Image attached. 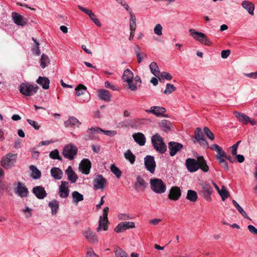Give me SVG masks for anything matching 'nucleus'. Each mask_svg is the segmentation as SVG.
I'll return each instance as SVG.
<instances>
[{
    "label": "nucleus",
    "instance_id": "f257e3e1",
    "mask_svg": "<svg viewBox=\"0 0 257 257\" xmlns=\"http://www.w3.org/2000/svg\"><path fill=\"white\" fill-rule=\"evenodd\" d=\"M151 141L154 149L157 152L163 154L166 151L167 146L158 134H156L152 136Z\"/></svg>",
    "mask_w": 257,
    "mask_h": 257
},
{
    "label": "nucleus",
    "instance_id": "f03ea898",
    "mask_svg": "<svg viewBox=\"0 0 257 257\" xmlns=\"http://www.w3.org/2000/svg\"><path fill=\"white\" fill-rule=\"evenodd\" d=\"M39 89V87L37 85H34L29 83H22L19 86L20 92L27 96L33 95Z\"/></svg>",
    "mask_w": 257,
    "mask_h": 257
},
{
    "label": "nucleus",
    "instance_id": "7ed1b4c3",
    "mask_svg": "<svg viewBox=\"0 0 257 257\" xmlns=\"http://www.w3.org/2000/svg\"><path fill=\"white\" fill-rule=\"evenodd\" d=\"M150 187L157 193H163L165 192L166 187L163 181L160 179L154 178L150 180Z\"/></svg>",
    "mask_w": 257,
    "mask_h": 257
},
{
    "label": "nucleus",
    "instance_id": "20e7f679",
    "mask_svg": "<svg viewBox=\"0 0 257 257\" xmlns=\"http://www.w3.org/2000/svg\"><path fill=\"white\" fill-rule=\"evenodd\" d=\"M189 32L194 39L199 41L200 43L206 46H211L212 45V42L210 41L209 39H208L205 34L202 32H197L193 29H190Z\"/></svg>",
    "mask_w": 257,
    "mask_h": 257
},
{
    "label": "nucleus",
    "instance_id": "39448f33",
    "mask_svg": "<svg viewBox=\"0 0 257 257\" xmlns=\"http://www.w3.org/2000/svg\"><path fill=\"white\" fill-rule=\"evenodd\" d=\"M109 208L108 207H105L103 210V217L100 216L99 219V225L96 228L97 232H99L101 228L103 230H106L108 229V223H109L107 215Z\"/></svg>",
    "mask_w": 257,
    "mask_h": 257
},
{
    "label": "nucleus",
    "instance_id": "423d86ee",
    "mask_svg": "<svg viewBox=\"0 0 257 257\" xmlns=\"http://www.w3.org/2000/svg\"><path fill=\"white\" fill-rule=\"evenodd\" d=\"M133 78V73L129 69H126L124 71L122 79L124 81L127 82L128 88L132 91H135L137 89V86L136 85L132 83Z\"/></svg>",
    "mask_w": 257,
    "mask_h": 257
},
{
    "label": "nucleus",
    "instance_id": "0eeeda50",
    "mask_svg": "<svg viewBox=\"0 0 257 257\" xmlns=\"http://www.w3.org/2000/svg\"><path fill=\"white\" fill-rule=\"evenodd\" d=\"M77 153V148L76 146L70 144L65 146L62 153L65 158L72 160L74 159V156L76 155Z\"/></svg>",
    "mask_w": 257,
    "mask_h": 257
},
{
    "label": "nucleus",
    "instance_id": "6e6552de",
    "mask_svg": "<svg viewBox=\"0 0 257 257\" xmlns=\"http://www.w3.org/2000/svg\"><path fill=\"white\" fill-rule=\"evenodd\" d=\"M16 155L9 154L4 156L1 161V165L5 169H9L14 165Z\"/></svg>",
    "mask_w": 257,
    "mask_h": 257
},
{
    "label": "nucleus",
    "instance_id": "1a4fd4ad",
    "mask_svg": "<svg viewBox=\"0 0 257 257\" xmlns=\"http://www.w3.org/2000/svg\"><path fill=\"white\" fill-rule=\"evenodd\" d=\"M195 138L196 141L204 148H209L208 143L205 140L201 129L199 127H197L195 130Z\"/></svg>",
    "mask_w": 257,
    "mask_h": 257
},
{
    "label": "nucleus",
    "instance_id": "9d476101",
    "mask_svg": "<svg viewBox=\"0 0 257 257\" xmlns=\"http://www.w3.org/2000/svg\"><path fill=\"white\" fill-rule=\"evenodd\" d=\"M106 183V180L101 175H97L93 181V185L95 189L103 190Z\"/></svg>",
    "mask_w": 257,
    "mask_h": 257
},
{
    "label": "nucleus",
    "instance_id": "9b49d317",
    "mask_svg": "<svg viewBox=\"0 0 257 257\" xmlns=\"http://www.w3.org/2000/svg\"><path fill=\"white\" fill-rule=\"evenodd\" d=\"M144 163L147 170L149 171L151 173H154L156 166L154 157L152 156L147 155L144 158Z\"/></svg>",
    "mask_w": 257,
    "mask_h": 257
},
{
    "label": "nucleus",
    "instance_id": "f8f14e48",
    "mask_svg": "<svg viewBox=\"0 0 257 257\" xmlns=\"http://www.w3.org/2000/svg\"><path fill=\"white\" fill-rule=\"evenodd\" d=\"M183 148V145L178 142H170L168 143V148L171 156H174Z\"/></svg>",
    "mask_w": 257,
    "mask_h": 257
},
{
    "label": "nucleus",
    "instance_id": "ddd939ff",
    "mask_svg": "<svg viewBox=\"0 0 257 257\" xmlns=\"http://www.w3.org/2000/svg\"><path fill=\"white\" fill-rule=\"evenodd\" d=\"M202 191H200L202 196L207 200L210 198V195L212 192V188L209 183L207 182H202L200 184Z\"/></svg>",
    "mask_w": 257,
    "mask_h": 257
},
{
    "label": "nucleus",
    "instance_id": "4468645a",
    "mask_svg": "<svg viewBox=\"0 0 257 257\" xmlns=\"http://www.w3.org/2000/svg\"><path fill=\"white\" fill-rule=\"evenodd\" d=\"M83 234L85 238L91 243H96L98 241L96 234L90 228H87L84 231Z\"/></svg>",
    "mask_w": 257,
    "mask_h": 257
},
{
    "label": "nucleus",
    "instance_id": "2eb2a0df",
    "mask_svg": "<svg viewBox=\"0 0 257 257\" xmlns=\"http://www.w3.org/2000/svg\"><path fill=\"white\" fill-rule=\"evenodd\" d=\"M185 164L187 170L190 172H195L198 170L197 159L188 158L186 160Z\"/></svg>",
    "mask_w": 257,
    "mask_h": 257
},
{
    "label": "nucleus",
    "instance_id": "dca6fc26",
    "mask_svg": "<svg viewBox=\"0 0 257 257\" xmlns=\"http://www.w3.org/2000/svg\"><path fill=\"white\" fill-rule=\"evenodd\" d=\"M15 192L21 197H26L28 196L29 191L25 185L19 182L17 186L15 188Z\"/></svg>",
    "mask_w": 257,
    "mask_h": 257
},
{
    "label": "nucleus",
    "instance_id": "f3484780",
    "mask_svg": "<svg viewBox=\"0 0 257 257\" xmlns=\"http://www.w3.org/2000/svg\"><path fill=\"white\" fill-rule=\"evenodd\" d=\"M91 167L90 161L87 159H84L81 161L79 169L82 173L87 175L89 173Z\"/></svg>",
    "mask_w": 257,
    "mask_h": 257
},
{
    "label": "nucleus",
    "instance_id": "a211bd4d",
    "mask_svg": "<svg viewBox=\"0 0 257 257\" xmlns=\"http://www.w3.org/2000/svg\"><path fill=\"white\" fill-rule=\"evenodd\" d=\"M181 196V192L180 188L177 186L172 187L170 190L168 198L170 200H178Z\"/></svg>",
    "mask_w": 257,
    "mask_h": 257
},
{
    "label": "nucleus",
    "instance_id": "6ab92c4d",
    "mask_svg": "<svg viewBox=\"0 0 257 257\" xmlns=\"http://www.w3.org/2000/svg\"><path fill=\"white\" fill-rule=\"evenodd\" d=\"M12 18L14 23L17 25L23 26L27 23V19L16 12L12 13Z\"/></svg>",
    "mask_w": 257,
    "mask_h": 257
},
{
    "label": "nucleus",
    "instance_id": "aec40b11",
    "mask_svg": "<svg viewBox=\"0 0 257 257\" xmlns=\"http://www.w3.org/2000/svg\"><path fill=\"white\" fill-rule=\"evenodd\" d=\"M32 192L39 199H43L47 196V193L43 187L38 186L33 188Z\"/></svg>",
    "mask_w": 257,
    "mask_h": 257
},
{
    "label": "nucleus",
    "instance_id": "412c9836",
    "mask_svg": "<svg viewBox=\"0 0 257 257\" xmlns=\"http://www.w3.org/2000/svg\"><path fill=\"white\" fill-rule=\"evenodd\" d=\"M69 190L68 189V183L65 181H62L59 186V194L61 198H66L68 196Z\"/></svg>",
    "mask_w": 257,
    "mask_h": 257
},
{
    "label": "nucleus",
    "instance_id": "4be33fe9",
    "mask_svg": "<svg viewBox=\"0 0 257 257\" xmlns=\"http://www.w3.org/2000/svg\"><path fill=\"white\" fill-rule=\"evenodd\" d=\"M147 185V183L141 176H138L137 177L136 181L134 184V187L138 192L146 188Z\"/></svg>",
    "mask_w": 257,
    "mask_h": 257
},
{
    "label": "nucleus",
    "instance_id": "5701e85b",
    "mask_svg": "<svg viewBox=\"0 0 257 257\" xmlns=\"http://www.w3.org/2000/svg\"><path fill=\"white\" fill-rule=\"evenodd\" d=\"M97 96L100 99L107 102L110 100L111 95L109 91L103 89H100L97 90Z\"/></svg>",
    "mask_w": 257,
    "mask_h": 257
},
{
    "label": "nucleus",
    "instance_id": "b1692460",
    "mask_svg": "<svg viewBox=\"0 0 257 257\" xmlns=\"http://www.w3.org/2000/svg\"><path fill=\"white\" fill-rule=\"evenodd\" d=\"M96 128H98V127L88 128L86 132V134L84 136V139L86 141L93 140L96 139L94 134H99L98 131H97Z\"/></svg>",
    "mask_w": 257,
    "mask_h": 257
},
{
    "label": "nucleus",
    "instance_id": "393cba45",
    "mask_svg": "<svg viewBox=\"0 0 257 257\" xmlns=\"http://www.w3.org/2000/svg\"><path fill=\"white\" fill-rule=\"evenodd\" d=\"M81 123L74 116H70L68 119L64 122L65 127L71 126L72 127H79Z\"/></svg>",
    "mask_w": 257,
    "mask_h": 257
},
{
    "label": "nucleus",
    "instance_id": "a878e982",
    "mask_svg": "<svg viewBox=\"0 0 257 257\" xmlns=\"http://www.w3.org/2000/svg\"><path fill=\"white\" fill-rule=\"evenodd\" d=\"M148 112H151L157 116H160L166 111V109L161 106H152L150 110L147 109Z\"/></svg>",
    "mask_w": 257,
    "mask_h": 257
},
{
    "label": "nucleus",
    "instance_id": "bb28decb",
    "mask_svg": "<svg viewBox=\"0 0 257 257\" xmlns=\"http://www.w3.org/2000/svg\"><path fill=\"white\" fill-rule=\"evenodd\" d=\"M65 173L67 175L68 179L71 183H74L76 181L78 177L71 166H69L67 168Z\"/></svg>",
    "mask_w": 257,
    "mask_h": 257
},
{
    "label": "nucleus",
    "instance_id": "cd10ccee",
    "mask_svg": "<svg viewBox=\"0 0 257 257\" xmlns=\"http://www.w3.org/2000/svg\"><path fill=\"white\" fill-rule=\"evenodd\" d=\"M133 137L136 143L140 146H144L146 143V138L141 133H137L133 135Z\"/></svg>",
    "mask_w": 257,
    "mask_h": 257
},
{
    "label": "nucleus",
    "instance_id": "c85d7f7f",
    "mask_svg": "<svg viewBox=\"0 0 257 257\" xmlns=\"http://www.w3.org/2000/svg\"><path fill=\"white\" fill-rule=\"evenodd\" d=\"M197 161H198V169H200L204 172H207L209 171V167L203 156L198 157Z\"/></svg>",
    "mask_w": 257,
    "mask_h": 257
},
{
    "label": "nucleus",
    "instance_id": "c756f323",
    "mask_svg": "<svg viewBox=\"0 0 257 257\" xmlns=\"http://www.w3.org/2000/svg\"><path fill=\"white\" fill-rule=\"evenodd\" d=\"M241 6L250 15L252 16L254 15V5L252 3L244 1L242 2Z\"/></svg>",
    "mask_w": 257,
    "mask_h": 257
},
{
    "label": "nucleus",
    "instance_id": "7c9ffc66",
    "mask_svg": "<svg viewBox=\"0 0 257 257\" xmlns=\"http://www.w3.org/2000/svg\"><path fill=\"white\" fill-rule=\"evenodd\" d=\"M233 114L238 119L239 121L241 122L244 124H246L248 122V120H250L249 117L244 113L238 112L237 111H234L233 112Z\"/></svg>",
    "mask_w": 257,
    "mask_h": 257
},
{
    "label": "nucleus",
    "instance_id": "2f4dec72",
    "mask_svg": "<svg viewBox=\"0 0 257 257\" xmlns=\"http://www.w3.org/2000/svg\"><path fill=\"white\" fill-rule=\"evenodd\" d=\"M36 82L41 85L44 89H47L49 87L50 80L47 77L39 76Z\"/></svg>",
    "mask_w": 257,
    "mask_h": 257
},
{
    "label": "nucleus",
    "instance_id": "473e14b6",
    "mask_svg": "<svg viewBox=\"0 0 257 257\" xmlns=\"http://www.w3.org/2000/svg\"><path fill=\"white\" fill-rule=\"evenodd\" d=\"M51 176L56 180H60L63 175L62 171L59 168L53 167L51 170Z\"/></svg>",
    "mask_w": 257,
    "mask_h": 257
},
{
    "label": "nucleus",
    "instance_id": "72a5a7b5",
    "mask_svg": "<svg viewBox=\"0 0 257 257\" xmlns=\"http://www.w3.org/2000/svg\"><path fill=\"white\" fill-rule=\"evenodd\" d=\"M149 68L151 73L156 77H158L160 74L159 68L156 62H151L149 65Z\"/></svg>",
    "mask_w": 257,
    "mask_h": 257
},
{
    "label": "nucleus",
    "instance_id": "f704fd0d",
    "mask_svg": "<svg viewBox=\"0 0 257 257\" xmlns=\"http://www.w3.org/2000/svg\"><path fill=\"white\" fill-rule=\"evenodd\" d=\"M72 202L74 203H78L79 202L83 201L84 197L83 195L77 191H73L72 193Z\"/></svg>",
    "mask_w": 257,
    "mask_h": 257
},
{
    "label": "nucleus",
    "instance_id": "c9c22d12",
    "mask_svg": "<svg viewBox=\"0 0 257 257\" xmlns=\"http://www.w3.org/2000/svg\"><path fill=\"white\" fill-rule=\"evenodd\" d=\"M48 205L51 209L52 214H56L59 207L58 202L56 200H53L49 202Z\"/></svg>",
    "mask_w": 257,
    "mask_h": 257
},
{
    "label": "nucleus",
    "instance_id": "e433bc0d",
    "mask_svg": "<svg viewBox=\"0 0 257 257\" xmlns=\"http://www.w3.org/2000/svg\"><path fill=\"white\" fill-rule=\"evenodd\" d=\"M186 198L191 202H195L198 199L196 192L192 190H189L187 192Z\"/></svg>",
    "mask_w": 257,
    "mask_h": 257
},
{
    "label": "nucleus",
    "instance_id": "4c0bfd02",
    "mask_svg": "<svg viewBox=\"0 0 257 257\" xmlns=\"http://www.w3.org/2000/svg\"><path fill=\"white\" fill-rule=\"evenodd\" d=\"M125 158L128 160L131 164H133L136 160V156L132 153L130 150H127L124 154Z\"/></svg>",
    "mask_w": 257,
    "mask_h": 257
},
{
    "label": "nucleus",
    "instance_id": "58836bf2",
    "mask_svg": "<svg viewBox=\"0 0 257 257\" xmlns=\"http://www.w3.org/2000/svg\"><path fill=\"white\" fill-rule=\"evenodd\" d=\"M50 60L48 56L46 54H43L40 60L41 67L43 69L45 68L50 63Z\"/></svg>",
    "mask_w": 257,
    "mask_h": 257
},
{
    "label": "nucleus",
    "instance_id": "ea45409f",
    "mask_svg": "<svg viewBox=\"0 0 257 257\" xmlns=\"http://www.w3.org/2000/svg\"><path fill=\"white\" fill-rule=\"evenodd\" d=\"M30 169L32 172V177L33 178L37 179L41 176V172L34 165H31Z\"/></svg>",
    "mask_w": 257,
    "mask_h": 257
},
{
    "label": "nucleus",
    "instance_id": "a19ab883",
    "mask_svg": "<svg viewBox=\"0 0 257 257\" xmlns=\"http://www.w3.org/2000/svg\"><path fill=\"white\" fill-rule=\"evenodd\" d=\"M130 28L132 31L136 28V19L132 11L130 12Z\"/></svg>",
    "mask_w": 257,
    "mask_h": 257
},
{
    "label": "nucleus",
    "instance_id": "79ce46f5",
    "mask_svg": "<svg viewBox=\"0 0 257 257\" xmlns=\"http://www.w3.org/2000/svg\"><path fill=\"white\" fill-rule=\"evenodd\" d=\"M87 88L85 86L82 84H78L75 88L76 95L78 96H80L81 95L84 94V92L86 90Z\"/></svg>",
    "mask_w": 257,
    "mask_h": 257
},
{
    "label": "nucleus",
    "instance_id": "37998d69",
    "mask_svg": "<svg viewBox=\"0 0 257 257\" xmlns=\"http://www.w3.org/2000/svg\"><path fill=\"white\" fill-rule=\"evenodd\" d=\"M232 203L234 205V206L236 207V208L237 209L238 212L241 214V215L245 218H247L248 219H250L249 217L247 216L246 212L244 211V210L240 206V205L236 202V201L234 200H232Z\"/></svg>",
    "mask_w": 257,
    "mask_h": 257
},
{
    "label": "nucleus",
    "instance_id": "c03bdc74",
    "mask_svg": "<svg viewBox=\"0 0 257 257\" xmlns=\"http://www.w3.org/2000/svg\"><path fill=\"white\" fill-rule=\"evenodd\" d=\"M116 257H128L126 252L119 247H117L114 250Z\"/></svg>",
    "mask_w": 257,
    "mask_h": 257
},
{
    "label": "nucleus",
    "instance_id": "a18cd8bd",
    "mask_svg": "<svg viewBox=\"0 0 257 257\" xmlns=\"http://www.w3.org/2000/svg\"><path fill=\"white\" fill-rule=\"evenodd\" d=\"M110 170L117 178L120 177L121 175V172L120 169L117 168L114 164L111 165Z\"/></svg>",
    "mask_w": 257,
    "mask_h": 257
},
{
    "label": "nucleus",
    "instance_id": "49530a36",
    "mask_svg": "<svg viewBox=\"0 0 257 257\" xmlns=\"http://www.w3.org/2000/svg\"><path fill=\"white\" fill-rule=\"evenodd\" d=\"M159 80L160 81H162V79H165L167 80H171L172 78V76L171 75L166 72H162L160 73V74L158 77Z\"/></svg>",
    "mask_w": 257,
    "mask_h": 257
},
{
    "label": "nucleus",
    "instance_id": "de8ad7c7",
    "mask_svg": "<svg viewBox=\"0 0 257 257\" xmlns=\"http://www.w3.org/2000/svg\"><path fill=\"white\" fill-rule=\"evenodd\" d=\"M218 193L221 196L222 201H224L225 199L227 198L229 196L228 191L225 189L224 186L219 191Z\"/></svg>",
    "mask_w": 257,
    "mask_h": 257
},
{
    "label": "nucleus",
    "instance_id": "09e8293b",
    "mask_svg": "<svg viewBox=\"0 0 257 257\" xmlns=\"http://www.w3.org/2000/svg\"><path fill=\"white\" fill-rule=\"evenodd\" d=\"M96 130L98 131V133L101 132L103 133L104 135L109 137H113L117 134L115 131H105L98 127V128H96Z\"/></svg>",
    "mask_w": 257,
    "mask_h": 257
},
{
    "label": "nucleus",
    "instance_id": "8fccbe9b",
    "mask_svg": "<svg viewBox=\"0 0 257 257\" xmlns=\"http://www.w3.org/2000/svg\"><path fill=\"white\" fill-rule=\"evenodd\" d=\"M125 225L123 223V222L119 223L114 228V231L119 233L122 232L126 229Z\"/></svg>",
    "mask_w": 257,
    "mask_h": 257
},
{
    "label": "nucleus",
    "instance_id": "3c124183",
    "mask_svg": "<svg viewBox=\"0 0 257 257\" xmlns=\"http://www.w3.org/2000/svg\"><path fill=\"white\" fill-rule=\"evenodd\" d=\"M176 90V87L174 85L167 83L166 84V89L164 90V93L165 94H170Z\"/></svg>",
    "mask_w": 257,
    "mask_h": 257
},
{
    "label": "nucleus",
    "instance_id": "603ef678",
    "mask_svg": "<svg viewBox=\"0 0 257 257\" xmlns=\"http://www.w3.org/2000/svg\"><path fill=\"white\" fill-rule=\"evenodd\" d=\"M161 125L164 128V131L167 132L170 130L172 127V124L170 121L167 120H163L161 121Z\"/></svg>",
    "mask_w": 257,
    "mask_h": 257
},
{
    "label": "nucleus",
    "instance_id": "864d4df0",
    "mask_svg": "<svg viewBox=\"0 0 257 257\" xmlns=\"http://www.w3.org/2000/svg\"><path fill=\"white\" fill-rule=\"evenodd\" d=\"M216 153L217 154L216 155L215 157L217 161L225 158L226 154L221 147L219 150H217Z\"/></svg>",
    "mask_w": 257,
    "mask_h": 257
},
{
    "label": "nucleus",
    "instance_id": "5fc2aeb1",
    "mask_svg": "<svg viewBox=\"0 0 257 257\" xmlns=\"http://www.w3.org/2000/svg\"><path fill=\"white\" fill-rule=\"evenodd\" d=\"M49 157L53 159L62 160L61 158L59 156V153L57 150H55L51 152L49 154Z\"/></svg>",
    "mask_w": 257,
    "mask_h": 257
},
{
    "label": "nucleus",
    "instance_id": "6e6d98bb",
    "mask_svg": "<svg viewBox=\"0 0 257 257\" xmlns=\"http://www.w3.org/2000/svg\"><path fill=\"white\" fill-rule=\"evenodd\" d=\"M203 131L204 134L206 135L209 139L211 140H213L214 139V135L210 131L208 127H204L203 128Z\"/></svg>",
    "mask_w": 257,
    "mask_h": 257
},
{
    "label": "nucleus",
    "instance_id": "4d7b16f0",
    "mask_svg": "<svg viewBox=\"0 0 257 257\" xmlns=\"http://www.w3.org/2000/svg\"><path fill=\"white\" fill-rule=\"evenodd\" d=\"M89 17L91 21L97 26L101 27V24L99 20L96 18V15L94 13H92L91 15H90Z\"/></svg>",
    "mask_w": 257,
    "mask_h": 257
},
{
    "label": "nucleus",
    "instance_id": "13d9d810",
    "mask_svg": "<svg viewBox=\"0 0 257 257\" xmlns=\"http://www.w3.org/2000/svg\"><path fill=\"white\" fill-rule=\"evenodd\" d=\"M162 26L160 24H157L154 29L155 34L159 36L161 35L162 34Z\"/></svg>",
    "mask_w": 257,
    "mask_h": 257
},
{
    "label": "nucleus",
    "instance_id": "bf43d9fd",
    "mask_svg": "<svg viewBox=\"0 0 257 257\" xmlns=\"http://www.w3.org/2000/svg\"><path fill=\"white\" fill-rule=\"evenodd\" d=\"M218 163L221 165V167L225 170L228 171L229 167L225 158H222L218 160Z\"/></svg>",
    "mask_w": 257,
    "mask_h": 257
},
{
    "label": "nucleus",
    "instance_id": "052dcab7",
    "mask_svg": "<svg viewBox=\"0 0 257 257\" xmlns=\"http://www.w3.org/2000/svg\"><path fill=\"white\" fill-rule=\"evenodd\" d=\"M27 121L29 123V124H30L31 126H32L36 130H38L39 129L40 126L38 125V123L37 121L32 120L30 119H27Z\"/></svg>",
    "mask_w": 257,
    "mask_h": 257
},
{
    "label": "nucleus",
    "instance_id": "680f3d73",
    "mask_svg": "<svg viewBox=\"0 0 257 257\" xmlns=\"http://www.w3.org/2000/svg\"><path fill=\"white\" fill-rule=\"evenodd\" d=\"M118 218L119 220H127V219H132L133 217L130 216L128 214L124 213V214H120L118 215Z\"/></svg>",
    "mask_w": 257,
    "mask_h": 257
},
{
    "label": "nucleus",
    "instance_id": "e2e57ef3",
    "mask_svg": "<svg viewBox=\"0 0 257 257\" xmlns=\"http://www.w3.org/2000/svg\"><path fill=\"white\" fill-rule=\"evenodd\" d=\"M124 225H125V228L126 229L129 228H133L135 227V224L134 222L132 221H125L123 222Z\"/></svg>",
    "mask_w": 257,
    "mask_h": 257
},
{
    "label": "nucleus",
    "instance_id": "0e129e2a",
    "mask_svg": "<svg viewBox=\"0 0 257 257\" xmlns=\"http://www.w3.org/2000/svg\"><path fill=\"white\" fill-rule=\"evenodd\" d=\"M78 8L82 12L88 15L89 16L93 13L91 10H88L86 8H83L80 6H78Z\"/></svg>",
    "mask_w": 257,
    "mask_h": 257
},
{
    "label": "nucleus",
    "instance_id": "69168bd1",
    "mask_svg": "<svg viewBox=\"0 0 257 257\" xmlns=\"http://www.w3.org/2000/svg\"><path fill=\"white\" fill-rule=\"evenodd\" d=\"M86 257H99L98 255H97L95 252L93 251L92 249H89L86 253Z\"/></svg>",
    "mask_w": 257,
    "mask_h": 257
},
{
    "label": "nucleus",
    "instance_id": "338daca9",
    "mask_svg": "<svg viewBox=\"0 0 257 257\" xmlns=\"http://www.w3.org/2000/svg\"><path fill=\"white\" fill-rule=\"evenodd\" d=\"M230 54V51L229 50H225L222 51L221 53V57L223 59H226Z\"/></svg>",
    "mask_w": 257,
    "mask_h": 257
},
{
    "label": "nucleus",
    "instance_id": "774afa93",
    "mask_svg": "<svg viewBox=\"0 0 257 257\" xmlns=\"http://www.w3.org/2000/svg\"><path fill=\"white\" fill-rule=\"evenodd\" d=\"M249 231L253 234H257V228L252 225H249L247 226Z\"/></svg>",
    "mask_w": 257,
    "mask_h": 257
}]
</instances>
